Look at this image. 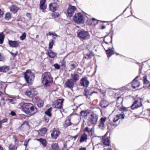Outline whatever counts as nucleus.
Returning <instances> with one entry per match:
<instances>
[{"label":"nucleus","instance_id":"dca6fc26","mask_svg":"<svg viewBox=\"0 0 150 150\" xmlns=\"http://www.w3.org/2000/svg\"><path fill=\"white\" fill-rule=\"evenodd\" d=\"M70 76L71 79L74 82L78 81L80 79L79 75L76 73L71 74Z\"/></svg>","mask_w":150,"mask_h":150},{"label":"nucleus","instance_id":"bf43d9fd","mask_svg":"<svg viewBox=\"0 0 150 150\" xmlns=\"http://www.w3.org/2000/svg\"><path fill=\"white\" fill-rule=\"evenodd\" d=\"M7 121V119L6 118L4 119H3L2 121H1V123H3L6 122Z\"/></svg>","mask_w":150,"mask_h":150},{"label":"nucleus","instance_id":"0eeeda50","mask_svg":"<svg viewBox=\"0 0 150 150\" xmlns=\"http://www.w3.org/2000/svg\"><path fill=\"white\" fill-rule=\"evenodd\" d=\"M64 100L59 99L53 103L52 106L54 108L61 109L62 108V105Z\"/></svg>","mask_w":150,"mask_h":150},{"label":"nucleus","instance_id":"423d86ee","mask_svg":"<svg viewBox=\"0 0 150 150\" xmlns=\"http://www.w3.org/2000/svg\"><path fill=\"white\" fill-rule=\"evenodd\" d=\"M78 36L80 38L83 40L88 39L90 38V35L87 31L83 30L79 32L77 34Z\"/></svg>","mask_w":150,"mask_h":150},{"label":"nucleus","instance_id":"4be33fe9","mask_svg":"<svg viewBox=\"0 0 150 150\" xmlns=\"http://www.w3.org/2000/svg\"><path fill=\"white\" fill-rule=\"evenodd\" d=\"M21 128L23 130L28 129L29 128V126L28 122H24L21 125Z\"/></svg>","mask_w":150,"mask_h":150},{"label":"nucleus","instance_id":"c85d7f7f","mask_svg":"<svg viewBox=\"0 0 150 150\" xmlns=\"http://www.w3.org/2000/svg\"><path fill=\"white\" fill-rule=\"evenodd\" d=\"M84 91L85 92V93H84V95L86 96L87 98H90V97H88V96H91L92 95V94L94 93V92H92L89 93V91L86 88L84 89Z\"/></svg>","mask_w":150,"mask_h":150},{"label":"nucleus","instance_id":"f8f14e48","mask_svg":"<svg viewBox=\"0 0 150 150\" xmlns=\"http://www.w3.org/2000/svg\"><path fill=\"white\" fill-rule=\"evenodd\" d=\"M60 132L59 129H54L51 134L52 138L56 139L60 135Z\"/></svg>","mask_w":150,"mask_h":150},{"label":"nucleus","instance_id":"e2e57ef3","mask_svg":"<svg viewBox=\"0 0 150 150\" xmlns=\"http://www.w3.org/2000/svg\"><path fill=\"white\" fill-rule=\"evenodd\" d=\"M52 35L54 36H56V37H59V36H58L56 33H53V35Z\"/></svg>","mask_w":150,"mask_h":150},{"label":"nucleus","instance_id":"79ce46f5","mask_svg":"<svg viewBox=\"0 0 150 150\" xmlns=\"http://www.w3.org/2000/svg\"><path fill=\"white\" fill-rule=\"evenodd\" d=\"M54 43V41L53 40H51L50 41L49 46V49H51L52 48Z\"/></svg>","mask_w":150,"mask_h":150},{"label":"nucleus","instance_id":"4c0bfd02","mask_svg":"<svg viewBox=\"0 0 150 150\" xmlns=\"http://www.w3.org/2000/svg\"><path fill=\"white\" fill-rule=\"evenodd\" d=\"M43 103L44 102L43 100H40L37 103V105L39 107H41L43 106Z\"/></svg>","mask_w":150,"mask_h":150},{"label":"nucleus","instance_id":"1a4fd4ad","mask_svg":"<svg viewBox=\"0 0 150 150\" xmlns=\"http://www.w3.org/2000/svg\"><path fill=\"white\" fill-rule=\"evenodd\" d=\"M59 1L58 0H54V2L49 4L50 10L52 11H54L57 10Z\"/></svg>","mask_w":150,"mask_h":150},{"label":"nucleus","instance_id":"8fccbe9b","mask_svg":"<svg viewBox=\"0 0 150 150\" xmlns=\"http://www.w3.org/2000/svg\"><path fill=\"white\" fill-rule=\"evenodd\" d=\"M10 53L13 57H14L17 55L18 53L17 52H16L15 53H14L11 52H10Z\"/></svg>","mask_w":150,"mask_h":150},{"label":"nucleus","instance_id":"7ed1b4c3","mask_svg":"<svg viewBox=\"0 0 150 150\" xmlns=\"http://www.w3.org/2000/svg\"><path fill=\"white\" fill-rule=\"evenodd\" d=\"M34 77V75L30 70H27L25 74V79L27 83L29 84L32 83Z\"/></svg>","mask_w":150,"mask_h":150},{"label":"nucleus","instance_id":"5fc2aeb1","mask_svg":"<svg viewBox=\"0 0 150 150\" xmlns=\"http://www.w3.org/2000/svg\"><path fill=\"white\" fill-rule=\"evenodd\" d=\"M29 141V140H25L24 143V145L25 146H26L28 143V142Z\"/></svg>","mask_w":150,"mask_h":150},{"label":"nucleus","instance_id":"c756f323","mask_svg":"<svg viewBox=\"0 0 150 150\" xmlns=\"http://www.w3.org/2000/svg\"><path fill=\"white\" fill-rule=\"evenodd\" d=\"M47 129L45 128H43L39 130V133L41 135L44 136L46 133Z\"/></svg>","mask_w":150,"mask_h":150},{"label":"nucleus","instance_id":"3c124183","mask_svg":"<svg viewBox=\"0 0 150 150\" xmlns=\"http://www.w3.org/2000/svg\"><path fill=\"white\" fill-rule=\"evenodd\" d=\"M70 66L71 67V70L74 69L76 67V65L74 64H71L70 65Z\"/></svg>","mask_w":150,"mask_h":150},{"label":"nucleus","instance_id":"69168bd1","mask_svg":"<svg viewBox=\"0 0 150 150\" xmlns=\"http://www.w3.org/2000/svg\"><path fill=\"white\" fill-rule=\"evenodd\" d=\"M79 150H86L85 148H81L79 149Z\"/></svg>","mask_w":150,"mask_h":150},{"label":"nucleus","instance_id":"6ab92c4d","mask_svg":"<svg viewBox=\"0 0 150 150\" xmlns=\"http://www.w3.org/2000/svg\"><path fill=\"white\" fill-rule=\"evenodd\" d=\"M93 53L91 51H90L87 53H85L84 55V57L87 59H91L94 56Z\"/></svg>","mask_w":150,"mask_h":150},{"label":"nucleus","instance_id":"a19ab883","mask_svg":"<svg viewBox=\"0 0 150 150\" xmlns=\"http://www.w3.org/2000/svg\"><path fill=\"white\" fill-rule=\"evenodd\" d=\"M116 116L119 120L120 118L124 119L125 117V115L122 112L121 114L117 115Z\"/></svg>","mask_w":150,"mask_h":150},{"label":"nucleus","instance_id":"20e7f679","mask_svg":"<svg viewBox=\"0 0 150 150\" xmlns=\"http://www.w3.org/2000/svg\"><path fill=\"white\" fill-rule=\"evenodd\" d=\"M74 21L78 24L82 23L84 22V18L80 13H76L73 17Z\"/></svg>","mask_w":150,"mask_h":150},{"label":"nucleus","instance_id":"39448f33","mask_svg":"<svg viewBox=\"0 0 150 150\" xmlns=\"http://www.w3.org/2000/svg\"><path fill=\"white\" fill-rule=\"evenodd\" d=\"M98 118V115L94 113H90L88 117V120L91 124L95 125L96 124Z\"/></svg>","mask_w":150,"mask_h":150},{"label":"nucleus","instance_id":"e433bc0d","mask_svg":"<svg viewBox=\"0 0 150 150\" xmlns=\"http://www.w3.org/2000/svg\"><path fill=\"white\" fill-rule=\"evenodd\" d=\"M7 100L9 101L10 103L11 104H14L16 102V100L15 98L12 97H9Z\"/></svg>","mask_w":150,"mask_h":150},{"label":"nucleus","instance_id":"b1692460","mask_svg":"<svg viewBox=\"0 0 150 150\" xmlns=\"http://www.w3.org/2000/svg\"><path fill=\"white\" fill-rule=\"evenodd\" d=\"M48 54V56L49 57L51 58H54L56 56V54L52 52L51 50H49L47 52V54Z\"/></svg>","mask_w":150,"mask_h":150},{"label":"nucleus","instance_id":"9d476101","mask_svg":"<svg viewBox=\"0 0 150 150\" xmlns=\"http://www.w3.org/2000/svg\"><path fill=\"white\" fill-rule=\"evenodd\" d=\"M76 9V8L75 6L69 4L67 10L68 15L70 17L72 16L74 11Z\"/></svg>","mask_w":150,"mask_h":150},{"label":"nucleus","instance_id":"37998d69","mask_svg":"<svg viewBox=\"0 0 150 150\" xmlns=\"http://www.w3.org/2000/svg\"><path fill=\"white\" fill-rule=\"evenodd\" d=\"M52 147L53 149L54 150H58V146L57 144H53L52 145Z\"/></svg>","mask_w":150,"mask_h":150},{"label":"nucleus","instance_id":"c9c22d12","mask_svg":"<svg viewBox=\"0 0 150 150\" xmlns=\"http://www.w3.org/2000/svg\"><path fill=\"white\" fill-rule=\"evenodd\" d=\"M141 75L143 76V80L144 81V84L145 85L146 84H147L149 83V81L147 80L146 77V76L145 75H144L142 74H140Z\"/></svg>","mask_w":150,"mask_h":150},{"label":"nucleus","instance_id":"72a5a7b5","mask_svg":"<svg viewBox=\"0 0 150 150\" xmlns=\"http://www.w3.org/2000/svg\"><path fill=\"white\" fill-rule=\"evenodd\" d=\"M81 115L83 117H85L87 116H89L90 113H88L87 111H82L80 112Z\"/></svg>","mask_w":150,"mask_h":150},{"label":"nucleus","instance_id":"bb28decb","mask_svg":"<svg viewBox=\"0 0 150 150\" xmlns=\"http://www.w3.org/2000/svg\"><path fill=\"white\" fill-rule=\"evenodd\" d=\"M87 139V135L85 133H84L81 136L80 142H82L85 141H86Z\"/></svg>","mask_w":150,"mask_h":150},{"label":"nucleus","instance_id":"338daca9","mask_svg":"<svg viewBox=\"0 0 150 150\" xmlns=\"http://www.w3.org/2000/svg\"><path fill=\"white\" fill-rule=\"evenodd\" d=\"M53 33H52L51 32H49V34L50 35H53Z\"/></svg>","mask_w":150,"mask_h":150},{"label":"nucleus","instance_id":"aec40b11","mask_svg":"<svg viewBox=\"0 0 150 150\" xmlns=\"http://www.w3.org/2000/svg\"><path fill=\"white\" fill-rule=\"evenodd\" d=\"M8 43L10 46L13 47H17L19 46L20 44L19 42L18 41L9 40Z\"/></svg>","mask_w":150,"mask_h":150},{"label":"nucleus","instance_id":"f257e3e1","mask_svg":"<svg viewBox=\"0 0 150 150\" xmlns=\"http://www.w3.org/2000/svg\"><path fill=\"white\" fill-rule=\"evenodd\" d=\"M22 110L26 114L32 115L37 112L36 108L32 104L25 103L23 104L21 106Z\"/></svg>","mask_w":150,"mask_h":150},{"label":"nucleus","instance_id":"473e14b6","mask_svg":"<svg viewBox=\"0 0 150 150\" xmlns=\"http://www.w3.org/2000/svg\"><path fill=\"white\" fill-rule=\"evenodd\" d=\"M37 140L40 142L43 145V146L45 147L46 146V141L45 139L42 138H40L37 139Z\"/></svg>","mask_w":150,"mask_h":150},{"label":"nucleus","instance_id":"6e6552de","mask_svg":"<svg viewBox=\"0 0 150 150\" xmlns=\"http://www.w3.org/2000/svg\"><path fill=\"white\" fill-rule=\"evenodd\" d=\"M25 94L30 98H33L37 95V92L35 88H29L26 91Z\"/></svg>","mask_w":150,"mask_h":150},{"label":"nucleus","instance_id":"ddd939ff","mask_svg":"<svg viewBox=\"0 0 150 150\" xmlns=\"http://www.w3.org/2000/svg\"><path fill=\"white\" fill-rule=\"evenodd\" d=\"M80 83L81 86L87 87L89 83V81L86 77L82 78L80 80Z\"/></svg>","mask_w":150,"mask_h":150},{"label":"nucleus","instance_id":"864d4df0","mask_svg":"<svg viewBox=\"0 0 150 150\" xmlns=\"http://www.w3.org/2000/svg\"><path fill=\"white\" fill-rule=\"evenodd\" d=\"M4 59V57L1 55V54L0 53V61H3Z\"/></svg>","mask_w":150,"mask_h":150},{"label":"nucleus","instance_id":"49530a36","mask_svg":"<svg viewBox=\"0 0 150 150\" xmlns=\"http://www.w3.org/2000/svg\"><path fill=\"white\" fill-rule=\"evenodd\" d=\"M9 149L10 150H14L15 146L12 144H10L9 146Z\"/></svg>","mask_w":150,"mask_h":150},{"label":"nucleus","instance_id":"13d9d810","mask_svg":"<svg viewBox=\"0 0 150 150\" xmlns=\"http://www.w3.org/2000/svg\"><path fill=\"white\" fill-rule=\"evenodd\" d=\"M11 114L12 116H14L16 115V114L15 112L13 111H12L11 112Z\"/></svg>","mask_w":150,"mask_h":150},{"label":"nucleus","instance_id":"de8ad7c7","mask_svg":"<svg viewBox=\"0 0 150 150\" xmlns=\"http://www.w3.org/2000/svg\"><path fill=\"white\" fill-rule=\"evenodd\" d=\"M54 68L57 69H59L60 68V66L57 64H54Z\"/></svg>","mask_w":150,"mask_h":150},{"label":"nucleus","instance_id":"7c9ffc66","mask_svg":"<svg viewBox=\"0 0 150 150\" xmlns=\"http://www.w3.org/2000/svg\"><path fill=\"white\" fill-rule=\"evenodd\" d=\"M71 124L70 119H68L65 120L64 125L65 128H66L68 126L71 125Z\"/></svg>","mask_w":150,"mask_h":150},{"label":"nucleus","instance_id":"412c9836","mask_svg":"<svg viewBox=\"0 0 150 150\" xmlns=\"http://www.w3.org/2000/svg\"><path fill=\"white\" fill-rule=\"evenodd\" d=\"M106 120L105 117L101 118L100 119V121L99 124V127L100 128L103 129L105 126L104 123Z\"/></svg>","mask_w":150,"mask_h":150},{"label":"nucleus","instance_id":"f704fd0d","mask_svg":"<svg viewBox=\"0 0 150 150\" xmlns=\"http://www.w3.org/2000/svg\"><path fill=\"white\" fill-rule=\"evenodd\" d=\"M106 51L107 54V56L109 57L113 54V50L110 49L106 50Z\"/></svg>","mask_w":150,"mask_h":150},{"label":"nucleus","instance_id":"052dcab7","mask_svg":"<svg viewBox=\"0 0 150 150\" xmlns=\"http://www.w3.org/2000/svg\"><path fill=\"white\" fill-rule=\"evenodd\" d=\"M3 12L0 9V18L3 16Z\"/></svg>","mask_w":150,"mask_h":150},{"label":"nucleus","instance_id":"c03bdc74","mask_svg":"<svg viewBox=\"0 0 150 150\" xmlns=\"http://www.w3.org/2000/svg\"><path fill=\"white\" fill-rule=\"evenodd\" d=\"M11 14L10 13H7L5 15V18L6 20H9L11 18Z\"/></svg>","mask_w":150,"mask_h":150},{"label":"nucleus","instance_id":"a18cd8bd","mask_svg":"<svg viewBox=\"0 0 150 150\" xmlns=\"http://www.w3.org/2000/svg\"><path fill=\"white\" fill-rule=\"evenodd\" d=\"M26 36V33H23L22 35L20 36V38L21 40H24Z\"/></svg>","mask_w":150,"mask_h":150},{"label":"nucleus","instance_id":"f03ea898","mask_svg":"<svg viewBox=\"0 0 150 150\" xmlns=\"http://www.w3.org/2000/svg\"><path fill=\"white\" fill-rule=\"evenodd\" d=\"M52 82V78L49 73H45L42 75V82L44 85L48 86Z\"/></svg>","mask_w":150,"mask_h":150},{"label":"nucleus","instance_id":"2f4dec72","mask_svg":"<svg viewBox=\"0 0 150 150\" xmlns=\"http://www.w3.org/2000/svg\"><path fill=\"white\" fill-rule=\"evenodd\" d=\"M119 119L118 118H117L116 116L115 117L113 120V122H111L110 123V125L112 126H114L115 127L117 126L118 124H116L115 123V122H117Z\"/></svg>","mask_w":150,"mask_h":150},{"label":"nucleus","instance_id":"4468645a","mask_svg":"<svg viewBox=\"0 0 150 150\" xmlns=\"http://www.w3.org/2000/svg\"><path fill=\"white\" fill-rule=\"evenodd\" d=\"M142 105L141 101L140 100H135L133 104L131 105V108L132 109H134L136 108H137L141 106Z\"/></svg>","mask_w":150,"mask_h":150},{"label":"nucleus","instance_id":"774afa93","mask_svg":"<svg viewBox=\"0 0 150 150\" xmlns=\"http://www.w3.org/2000/svg\"><path fill=\"white\" fill-rule=\"evenodd\" d=\"M105 28V26L104 25H103V26H102L101 27V29H104Z\"/></svg>","mask_w":150,"mask_h":150},{"label":"nucleus","instance_id":"58836bf2","mask_svg":"<svg viewBox=\"0 0 150 150\" xmlns=\"http://www.w3.org/2000/svg\"><path fill=\"white\" fill-rule=\"evenodd\" d=\"M4 38V35L3 33H0V44H2L3 43Z\"/></svg>","mask_w":150,"mask_h":150},{"label":"nucleus","instance_id":"393cba45","mask_svg":"<svg viewBox=\"0 0 150 150\" xmlns=\"http://www.w3.org/2000/svg\"><path fill=\"white\" fill-rule=\"evenodd\" d=\"M10 69L8 66H3L0 67V71L1 72H6L8 71Z\"/></svg>","mask_w":150,"mask_h":150},{"label":"nucleus","instance_id":"6e6d98bb","mask_svg":"<svg viewBox=\"0 0 150 150\" xmlns=\"http://www.w3.org/2000/svg\"><path fill=\"white\" fill-rule=\"evenodd\" d=\"M44 120L47 123L49 121V119L47 117L45 116L44 117Z\"/></svg>","mask_w":150,"mask_h":150},{"label":"nucleus","instance_id":"2eb2a0df","mask_svg":"<svg viewBox=\"0 0 150 150\" xmlns=\"http://www.w3.org/2000/svg\"><path fill=\"white\" fill-rule=\"evenodd\" d=\"M107 134L108 133H106L103 137L102 141L104 145L109 146L110 145V140L109 138L107 136Z\"/></svg>","mask_w":150,"mask_h":150},{"label":"nucleus","instance_id":"a878e982","mask_svg":"<svg viewBox=\"0 0 150 150\" xmlns=\"http://www.w3.org/2000/svg\"><path fill=\"white\" fill-rule=\"evenodd\" d=\"M10 8L11 11L14 13L16 12L19 9L18 7L14 5H11Z\"/></svg>","mask_w":150,"mask_h":150},{"label":"nucleus","instance_id":"cd10ccee","mask_svg":"<svg viewBox=\"0 0 150 150\" xmlns=\"http://www.w3.org/2000/svg\"><path fill=\"white\" fill-rule=\"evenodd\" d=\"M2 93V90H0V105L1 106H3L5 104L4 99L3 97L1 96Z\"/></svg>","mask_w":150,"mask_h":150},{"label":"nucleus","instance_id":"4d7b16f0","mask_svg":"<svg viewBox=\"0 0 150 150\" xmlns=\"http://www.w3.org/2000/svg\"><path fill=\"white\" fill-rule=\"evenodd\" d=\"M89 129H88V127H86L84 129V131L85 132H89Z\"/></svg>","mask_w":150,"mask_h":150},{"label":"nucleus","instance_id":"f3484780","mask_svg":"<svg viewBox=\"0 0 150 150\" xmlns=\"http://www.w3.org/2000/svg\"><path fill=\"white\" fill-rule=\"evenodd\" d=\"M74 82L71 79H67L65 83V85L67 88H73L74 85Z\"/></svg>","mask_w":150,"mask_h":150},{"label":"nucleus","instance_id":"603ef678","mask_svg":"<svg viewBox=\"0 0 150 150\" xmlns=\"http://www.w3.org/2000/svg\"><path fill=\"white\" fill-rule=\"evenodd\" d=\"M26 16H27V17L29 19H30L31 18V16L30 14L27 13L26 14Z\"/></svg>","mask_w":150,"mask_h":150},{"label":"nucleus","instance_id":"a211bd4d","mask_svg":"<svg viewBox=\"0 0 150 150\" xmlns=\"http://www.w3.org/2000/svg\"><path fill=\"white\" fill-rule=\"evenodd\" d=\"M45 3V0H40V8L42 10L43 12H44V10L47 8V6Z\"/></svg>","mask_w":150,"mask_h":150},{"label":"nucleus","instance_id":"5701e85b","mask_svg":"<svg viewBox=\"0 0 150 150\" xmlns=\"http://www.w3.org/2000/svg\"><path fill=\"white\" fill-rule=\"evenodd\" d=\"M109 105V103L105 100H102L100 103V106L103 108L106 107Z\"/></svg>","mask_w":150,"mask_h":150},{"label":"nucleus","instance_id":"9b49d317","mask_svg":"<svg viewBox=\"0 0 150 150\" xmlns=\"http://www.w3.org/2000/svg\"><path fill=\"white\" fill-rule=\"evenodd\" d=\"M141 75L140 74L139 76H137L132 82V86L133 88H135L138 87L140 86V82L139 81L136 80V79L138 77H140Z\"/></svg>","mask_w":150,"mask_h":150},{"label":"nucleus","instance_id":"09e8293b","mask_svg":"<svg viewBox=\"0 0 150 150\" xmlns=\"http://www.w3.org/2000/svg\"><path fill=\"white\" fill-rule=\"evenodd\" d=\"M119 109H120V110L122 111H126L127 110V109L126 108L123 107H122L119 108Z\"/></svg>","mask_w":150,"mask_h":150},{"label":"nucleus","instance_id":"ea45409f","mask_svg":"<svg viewBox=\"0 0 150 150\" xmlns=\"http://www.w3.org/2000/svg\"><path fill=\"white\" fill-rule=\"evenodd\" d=\"M52 108H49L45 112V113L49 117H51V111L52 110Z\"/></svg>","mask_w":150,"mask_h":150},{"label":"nucleus","instance_id":"0e129e2a","mask_svg":"<svg viewBox=\"0 0 150 150\" xmlns=\"http://www.w3.org/2000/svg\"><path fill=\"white\" fill-rule=\"evenodd\" d=\"M78 136V135H76L75 136L72 137V138H74V139H75Z\"/></svg>","mask_w":150,"mask_h":150},{"label":"nucleus","instance_id":"680f3d73","mask_svg":"<svg viewBox=\"0 0 150 150\" xmlns=\"http://www.w3.org/2000/svg\"><path fill=\"white\" fill-rule=\"evenodd\" d=\"M93 130L92 129H91L90 130H89V134H90V133H93Z\"/></svg>","mask_w":150,"mask_h":150}]
</instances>
